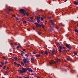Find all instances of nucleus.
<instances>
[{"instance_id":"1","label":"nucleus","mask_w":78,"mask_h":78,"mask_svg":"<svg viewBox=\"0 0 78 78\" xmlns=\"http://www.w3.org/2000/svg\"><path fill=\"white\" fill-rule=\"evenodd\" d=\"M60 62V60H59L58 58L57 59L56 61V62H53V61H51L49 62V65H51V64H56V62Z\"/></svg>"},{"instance_id":"2","label":"nucleus","mask_w":78,"mask_h":78,"mask_svg":"<svg viewBox=\"0 0 78 78\" xmlns=\"http://www.w3.org/2000/svg\"><path fill=\"white\" fill-rule=\"evenodd\" d=\"M20 12L23 16H25V12L26 11L25 10L23 9H21L20 10Z\"/></svg>"},{"instance_id":"3","label":"nucleus","mask_w":78,"mask_h":78,"mask_svg":"<svg viewBox=\"0 0 78 78\" xmlns=\"http://www.w3.org/2000/svg\"><path fill=\"white\" fill-rule=\"evenodd\" d=\"M27 70V69L22 68V70H20V73H24V72H25Z\"/></svg>"},{"instance_id":"4","label":"nucleus","mask_w":78,"mask_h":78,"mask_svg":"<svg viewBox=\"0 0 78 78\" xmlns=\"http://www.w3.org/2000/svg\"><path fill=\"white\" fill-rule=\"evenodd\" d=\"M41 52L42 55H44V56H45V55H47V54H48V52L47 51H41Z\"/></svg>"},{"instance_id":"5","label":"nucleus","mask_w":78,"mask_h":78,"mask_svg":"<svg viewBox=\"0 0 78 78\" xmlns=\"http://www.w3.org/2000/svg\"><path fill=\"white\" fill-rule=\"evenodd\" d=\"M63 48L64 49V47H62L61 46H59V52H62V51H61V50H62V49H63Z\"/></svg>"},{"instance_id":"6","label":"nucleus","mask_w":78,"mask_h":78,"mask_svg":"<svg viewBox=\"0 0 78 78\" xmlns=\"http://www.w3.org/2000/svg\"><path fill=\"white\" fill-rule=\"evenodd\" d=\"M23 61L24 63H25L26 62H27V63H29L28 60H27V59L23 58Z\"/></svg>"},{"instance_id":"7","label":"nucleus","mask_w":78,"mask_h":78,"mask_svg":"<svg viewBox=\"0 0 78 78\" xmlns=\"http://www.w3.org/2000/svg\"><path fill=\"white\" fill-rule=\"evenodd\" d=\"M50 22L51 23L52 25H53V26H54V25H55V23L53 22V20H50Z\"/></svg>"},{"instance_id":"8","label":"nucleus","mask_w":78,"mask_h":78,"mask_svg":"<svg viewBox=\"0 0 78 78\" xmlns=\"http://www.w3.org/2000/svg\"><path fill=\"white\" fill-rule=\"evenodd\" d=\"M27 70H28V71H30V72H33V70L31 69V68H27Z\"/></svg>"},{"instance_id":"9","label":"nucleus","mask_w":78,"mask_h":78,"mask_svg":"<svg viewBox=\"0 0 78 78\" xmlns=\"http://www.w3.org/2000/svg\"><path fill=\"white\" fill-rule=\"evenodd\" d=\"M35 25H36V27H40L41 26V24H39V23H35Z\"/></svg>"},{"instance_id":"10","label":"nucleus","mask_w":78,"mask_h":78,"mask_svg":"<svg viewBox=\"0 0 78 78\" xmlns=\"http://www.w3.org/2000/svg\"><path fill=\"white\" fill-rule=\"evenodd\" d=\"M74 3L75 5H78V0H77V2L76 1H74Z\"/></svg>"},{"instance_id":"11","label":"nucleus","mask_w":78,"mask_h":78,"mask_svg":"<svg viewBox=\"0 0 78 78\" xmlns=\"http://www.w3.org/2000/svg\"><path fill=\"white\" fill-rule=\"evenodd\" d=\"M66 46L68 48H70V47L69 46V44H66Z\"/></svg>"},{"instance_id":"12","label":"nucleus","mask_w":78,"mask_h":78,"mask_svg":"<svg viewBox=\"0 0 78 78\" xmlns=\"http://www.w3.org/2000/svg\"><path fill=\"white\" fill-rule=\"evenodd\" d=\"M37 33L38 34H39V35H41V30H39V31L37 32Z\"/></svg>"},{"instance_id":"13","label":"nucleus","mask_w":78,"mask_h":78,"mask_svg":"<svg viewBox=\"0 0 78 78\" xmlns=\"http://www.w3.org/2000/svg\"><path fill=\"white\" fill-rule=\"evenodd\" d=\"M26 15L27 16L29 15V13L28 12H25V16Z\"/></svg>"},{"instance_id":"14","label":"nucleus","mask_w":78,"mask_h":78,"mask_svg":"<svg viewBox=\"0 0 78 78\" xmlns=\"http://www.w3.org/2000/svg\"><path fill=\"white\" fill-rule=\"evenodd\" d=\"M12 11V9H9V10L7 12V13H9V12H11Z\"/></svg>"},{"instance_id":"15","label":"nucleus","mask_w":78,"mask_h":78,"mask_svg":"<svg viewBox=\"0 0 78 78\" xmlns=\"http://www.w3.org/2000/svg\"><path fill=\"white\" fill-rule=\"evenodd\" d=\"M31 62H33L34 61V58L32 57L31 58Z\"/></svg>"},{"instance_id":"16","label":"nucleus","mask_w":78,"mask_h":78,"mask_svg":"<svg viewBox=\"0 0 78 78\" xmlns=\"http://www.w3.org/2000/svg\"><path fill=\"white\" fill-rule=\"evenodd\" d=\"M37 20H40V16H37Z\"/></svg>"},{"instance_id":"17","label":"nucleus","mask_w":78,"mask_h":78,"mask_svg":"<svg viewBox=\"0 0 78 78\" xmlns=\"http://www.w3.org/2000/svg\"><path fill=\"white\" fill-rule=\"evenodd\" d=\"M30 21L31 22H33V23H34V20H33V19H31V20H30Z\"/></svg>"},{"instance_id":"18","label":"nucleus","mask_w":78,"mask_h":78,"mask_svg":"<svg viewBox=\"0 0 78 78\" xmlns=\"http://www.w3.org/2000/svg\"><path fill=\"white\" fill-rule=\"evenodd\" d=\"M40 56H41V55H39V54H37V55H36L35 56H36V57H39Z\"/></svg>"},{"instance_id":"19","label":"nucleus","mask_w":78,"mask_h":78,"mask_svg":"<svg viewBox=\"0 0 78 78\" xmlns=\"http://www.w3.org/2000/svg\"><path fill=\"white\" fill-rule=\"evenodd\" d=\"M26 56H27V57H28L29 56V54H25Z\"/></svg>"},{"instance_id":"20","label":"nucleus","mask_w":78,"mask_h":78,"mask_svg":"<svg viewBox=\"0 0 78 78\" xmlns=\"http://www.w3.org/2000/svg\"><path fill=\"white\" fill-rule=\"evenodd\" d=\"M74 31L76 33H78V30L77 29H75L74 30Z\"/></svg>"},{"instance_id":"21","label":"nucleus","mask_w":78,"mask_h":78,"mask_svg":"<svg viewBox=\"0 0 78 78\" xmlns=\"http://www.w3.org/2000/svg\"><path fill=\"white\" fill-rule=\"evenodd\" d=\"M40 20H37V23H39L40 22Z\"/></svg>"},{"instance_id":"22","label":"nucleus","mask_w":78,"mask_h":78,"mask_svg":"<svg viewBox=\"0 0 78 78\" xmlns=\"http://www.w3.org/2000/svg\"><path fill=\"white\" fill-rule=\"evenodd\" d=\"M56 45H59V43L58 42H56Z\"/></svg>"},{"instance_id":"23","label":"nucleus","mask_w":78,"mask_h":78,"mask_svg":"<svg viewBox=\"0 0 78 78\" xmlns=\"http://www.w3.org/2000/svg\"><path fill=\"white\" fill-rule=\"evenodd\" d=\"M21 53L22 55H23V53H24V52H23V51H21Z\"/></svg>"},{"instance_id":"24","label":"nucleus","mask_w":78,"mask_h":78,"mask_svg":"<svg viewBox=\"0 0 78 78\" xmlns=\"http://www.w3.org/2000/svg\"><path fill=\"white\" fill-rule=\"evenodd\" d=\"M0 63L1 64H2V65H3V64H4V62H1Z\"/></svg>"},{"instance_id":"25","label":"nucleus","mask_w":78,"mask_h":78,"mask_svg":"<svg viewBox=\"0 0 78 78\" xmlns=\"http://www.w3.org/2000/svg\"><path fill=\"white\" fill-rule=\"evenodd\" d=\"M55 49H53L52 51V53H53V52H55Z\"/></svg>"},{"instance_id":"26","label":"nucleus","mask_w":78,"mask_h":78,"mask_svg":"<svg viewBox=\"0 0 78 78\" xmlns=\"http://www.w3.org/2000/svg\"><path fill=\"white\" fill-rule=\"evenodd\" d=\"M41 20L42 21V20H44V19L43 18V17H41Z\"/></svg>"},{"instance_id":"27","label":"nucleus","mask_w":78,"mask_h":78,"mask_svg":"<svg viewBox=\"0 0 78 78\" xmlns=\"http://www.w3.org/2000/svg\"><path fill=\"white\" fill-rule=\"evenodd\" d=\"M71 72H72L73 73V72H74V73L76 71H75V70H72L71 71Z\"/></svg>"},{"instance_id":"28","label":"nucleus","mask_w":78,"mask_h":78,"mask_svg":"<svg viewBox=\"0 0 78 78\" xmlns=\"http://www.w3.org/2000/svg\"><path fill=\"white\" fill-rule=\"evenodd\" d=\"M3 69H6V66H5L4 67H3Z\"/></svg>"},{"instance_id":"29","label":"nucleus","mask_w":78,"mask_h":78,"mask_svg":"<svg viewBox=\"0 0 78 78\" xmlns=\"http://www.w3.org/2000/svg\"><path fill=\"white\" fill-rule=\"evenodd\" d=\"M2 58H3V59H5V60H6V58H5V56H3V57H2Z\"/></svg>"},{"instance_id":"30","label":"nucleus","mask_w":78,"mask_h":78,"mask_svg":"<svg viewBox=\"0 0 78 78\" xmlns=\"http://www.w3.org/2000/svg\"><path fill=\"white\" fill-rule=\"evenodd\" d=\"M5 75H8V73H7V72H5Z\"/></svg>"},{"instance_id":"31","label":"nucleus","mask_w":78,"mask_h":78,"mask_svg":"<svg viewBox=\"0 0 78 78\" xmlns=\"http://www.w3.org/2000/svg\"><path fill=\"white\" fill-rule=\"evenodd\" d=\"M33 53L34 54H36V53H37V52L36 51H35V52H33Z\"/></svg>"},{"instance_id":"32","label":"nucleus","mask_w":78,"mask_h":78,"mask_svg":"<svg viewBox=\"0 0 78 78\" xmlns=\"http://www.w3.org/2000/svg\"><path fill=\"white\" fill-rule=\"evenodd\" d=\"M23 22L24 23H27V21H24Z\"/></svg>"},{"instance_id":"33","label":"nucleus","mask_w":78,"mask_h":78,"mask_svg":"<svg viewBox=\"0 0 78 78\" xmlns=\"http://www.w3.org/2000/svg\"><path fill=\"white\" fill-rule=\"evenodd\" d=\"M18 66H19L20 67H22V66H21V65H20V64H18Z\"/></svg>"},{"instance_id":"34","label":"nucleus","mask_w":78,"mask_h":78,"mask_svg":"<svg viewBox=\"0 0 78 78\" xmlns=\"http://www.w3.org/2000/svg\"><path fill=\"white\" fill-rule=\"evenodd\" d=\"M40 27H44V24H40Z\"/></svg>"},{"instance_id":"35","label":"nucleus","mask_w":78,"mask_h":78,"mask_svg":"<svg viewBox=\"0 0 78 78\" xmlns=\"http://www.w3.org/2000/svg\"><path fill=\"white\" fill-rule=\"evenodd\" d=\"M14 45H17V43H14Z\"/></svg>"},{"instance_id":"36","label":"nucleus","mask_w":78,"mask_h":78,"mask_svg":"<svg viewBox=\"0 0 78 78\" xmlns=\"http://www.w3.org/2000/svg\"><path fill=\"white\" fill-rule=\"evenodd\" d=\"M16 19L17 20H19V19H18V18L17 17H16Z\"/></svg>"},{"instance_id":"37","label":"nucleus","mask_w":78,"mask_h":78,"mask_svg":"<svg viewBox=\"0 0 78 78\" xmlns=\"http://www.w3.org/2000/svg\"><path fill=\"white\" fill-rule=\"evenodd\" d=\"M14 59L16 60L17 59V57H14Z\"/></svg>"},{"instance_id":"38","label":"nucleus","mask_w":78,"mask_h":78,"mask_svg":"<svg viewBox=\"0 0 78 78\" xmlns=\"http://www.w3.org/2000/svg\"><path fill=\"white\" fill-rule=\"evenodd\" d=\"M24 63L25 66H27V63L26 62V63Z\"/></svg>"},{"instance_id":"39","label":"nucleus","mask_w":78,"mask_h":78,"mask_svg":"<svg viewBox=\"0 0 78 78\" xmlns=\"http://www.w3.org/2000/svg\"><path fill=\"white\" fill-rule=\"evenodd\" d=\"M60 26H62V23H60Z\"/></svg>"},{"instance_id":"40","label":"nucleus","mask_w":78,"mask_h":78,"mask_svg":"<svg viewBox=\"0 0 78 78\" xmlns=\"http://www.w3.org/2000/svg\"><path fill=\"white\" fill-rule=\"evenodd\" d=\"M51 55H54V53H53V52H52V53H51Z\"/></svg>"},{"instance_id":"41","label":"nucleus","mask_w":78,"mask_h":78,"mask_svg":"<svg viewBox=\"0 0 78 78\" xmlns=\"http://www.w3.org/2000/svg\"><path fill=\"white\" fill-rule=\"evenodd\" d=\"M21 64H22L24 65V63H23V62H21Z\"/></svg>"},{"instance_id":"42","label":"nucleus","mask_w":78,"mask_h":78,"mask_svg":"<svg viewBox=\"0 0 78 78\" xmlns=\"http://www.w3.org/2000/svg\"><path fill=\"white\" fill-rule=\"evenodd\" d=\"M8 63V62L5 61V64H7Z\"/></svg>"},{"instance_id":"43","label":"nucleus","mask_w":78,"mask_h":78,"mask_svg":"<svg viewBox=\"0 0 78 78\" xmlns=\"http://www.w3.org/2000/svg\"><path fill=\"white\" fill-rule=\"evenodd\" d=\"M56 28L57 29H58V28H59V27H56Z\"/></svg>"},{"instance_id":"44","label":"nucleus","mask_w":78,"mask_h":78,"mask_svg":"<svg viewBox=\"0 0 78 78\" xmlns=\"http://www.w3.org/2000/svg\"><path fill=\"white\" fill-rule=\"evenodd\" d=\"M74 54L75 55H77V53H75Z\"/></svg>"},{"instance_id":"45","label":"nucleus","mask_w":78,"mask_h":78,"mask_svg":"<svg viewBox=\"0 0 78 78\" xmlns=\"http://www.w3.org/2000/svg\"><path fill=\"white\" fill-rule=\"evenodd\" d=\"M24 78H29V77L28 76L25 77H24Z\"/></svg>"},{"instance_id":"46","label":"nucleus","mask_w":78,"mask_h":78,"mask_svg":"<svg viewBox=\"0 0 78 78\" xmlns=\"http://www.w3.org/2000/svg\"><path fill=\"white\" fill-rule=\"evenodd\" d=\"M30 19H33V17H30Z\"/></svg>"},{"instance_id":"47","label":"nucleus","mask_w":78,"mask_h":78,"mask_svg":"<svg viewBox=\"0 0 78 78\" xmlns=\"http://www.w3.org/2000/svg\"><path fill=\"white\" fill-rule=\"evenodd\" d=\"M14 64H15V65H16V64H17V63L16 62H14Z\"/></svg>"},{"instance_id":"48","label":"nucleus","mask_w":78,"mask_h":78,"mask_svg":"<svg viewBox=\"0 0 78 78\" xmlns=\"http://www.w3.org/2000/svg\"><path fill=\"white\" fill-rule=\"evenodd\" d=\"M33 30H35V29H34V27H33Z\"/></svg>"},{"instance_id":"49","label":"nucleus","mask_w":78,"mask_h":78,"mask_svg":"<svg viewBox=\"0 0 78 78\" xmlns=\"http://www.w3.org/2000/svg\"><path fill=\"white\" fill-rule=\"evenodd\" d=\"M17 48H19V46H17Z\"/></svg>"},{"instance_id":"50","label":"nucleus","mask_w":78,"mask_h":78,"mask_svg":"<svg viewBox=\"0 0 78 78\" xmlns=\"http://www.w3.org/2000/svg\"><path fill=\"white\" fill-rule=\"evenodd\" d=\"M7 69H9V67H7Z\"/></svg>"},{"instance_id":"51","label":"nucleus","mask_w":78,"mask_h":78,"mask_svg":"<svg viewBox=\"0 0 78 78\" xmlns=\"http://www.w3.org/2000/svg\"><path fill=\"white\" fill-rule=\"evenodd\" d=\"M23 51H25V49H23Z\"/></svg>"},{"instance_id":"52","label":"nucleus","mask_w":78,"mask_h":78,"mask_svg":"<svg viewBox=\"0 0 78 78\" xmlns=\"http://www.w3.org/2000/svg\"><path fill=\"white\" fill-rule=\"evenodd\" d=\"M0 67H2V65H0Z\"/></svg>"},{"instance_id":"53","label":"nucleus","mask_w":78,"mask_h":78,"mask_svg":"<svg viewBox=\"0 0 78 78\" xmlns=\"http://www.w3.org/2000/svg\"><path fill=\"white\" fill-rule=\"evenodd\" d=\"M10 44H11V45H13V43H10Z\"/></svg>"},{"instance_id":"54","label":"nucleus","mask_w":78,"mask_h":78,"mask_svg":"<svg viewBox=\"0 0 78 78\" xmlns=\"http://www.w3.org/2000/svg\"><path fill=\"white\" fill-rule=\"evenodd\" d=\"M67 60L68 61H69V58H67Z\"/></svg>"},{"instance_id":"55","label":"nucleus","mask_w":78,"mask_h":78,"mask_svg":"<svg viewBox=\"0 0 78 78\" xmlns=\"http://www.w3.org/2000/svg\"><path fill=\"white\" fill-rule=\"evenodd\" d=\"M37 78H39V76H37Z\"/></svg>"},{"instance_id":"56","label":"nucleus","mask_w":78,"mask_h":78,"mask_svg":"<svg viewBox=\"0 0 78 78\" xmlns=\"http://www.w3.org/2000/svg\"><path fill=\"white\" fill-rule=\"evenodd\" d=\"M13 17H15V16H14V15H13Z\"/></svg>"},{"instance_id":"57","label":"nucleus","mask_w":78,"mask_h":78,"mask_svg":"<svg viewBox=\"0 0 78 78\" xmlns=\"http://www.w3.org/2000/svg\"><path fill=\"white\" fill-rule=\"evenodd\" d=\"M50 27V28H52V27Z\"/></svg>"},{"instance_id":"58","label":"nucleus","mask_w":78,"mask_h":78,"mask_svg":"<svg viewBox=\"0 0 78 78\" xmlns=\"http://www.w3.org/2000/svg\"><path fill=\"white\" fill-rule=\"evenodd\" d=\"M12 60H13V61H14V59H12Z\"/></svg>"},{"instance_id":"59","label":"nucleus","mask_w":78,"mask_h":78,"mask_svg":"<svg viewBox=\"0 0 78 78\" xmlns=\"http://www.w3.org/2000/svg\"><path fill=\"white\" fill-rule=\"evenodd\" d=\"M10 55H12V53H10Z\"/></svg>"},{"instance_id":"60","label":"nucleus","mask_w":78,"mask_h":78,"mask_svg":"<svg viewBox=\"0 0 78 78\" xmlns=\"http://www.w3.org/2000/svg\"><path fill=\"white\" fill-rule=\"evenodd\" d=\"M23 75V74H22V75Z\"/></svg>"},{"instance_id":"61","label":"nucleus","mask_w":78,"mask_h":78,"mask_svg":"<svg viewBox=\"0 0 78 78\" xmlns=\"http://www.w3.org/2000/svg\"><path fill=\"white\" fill-rule=\"evenodd\" d=\"M28 47H30V45H29Z\"/></svg>"},{"instance_id":"62","label":"nucleus","mask_w":78,"mask_h":78,"mask_svg":"<svg viewBox=\"0 0 78 78\" xmlns=\"http://www.w3.org/2000/svg\"><path fill=\"white\" fill-rule=\"evenodd\" d=\"M43 17H44V16H43Z\"/></svg>"}]
</instances>
